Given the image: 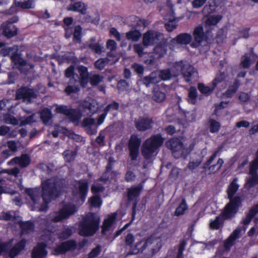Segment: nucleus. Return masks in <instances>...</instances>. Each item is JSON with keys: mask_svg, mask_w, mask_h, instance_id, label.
Instances as JSON below:
<instances>
[{"mask_svg": "<svg viewBox=\"0 0 258 258\" xmlns=\"http://www.w3.org/2000/svg\"><path fill=\"white\" fill-rule=\"evenodd\" d=\"M77 211V207L74 204L71 203H65L52 218V221L54 222L62 221L74 215Z\"/></svg>", "mask_w": 258, "mask_h": 258, "instance_id": "nucleus-9", "label": "nucleus"}, {"mask_svg": "<svg viewBox=\"0 0 258 258\" xmlns=\"http://www.w3.org/2000/svg\"><path fill=\"white\" fill-rule=\"evenodd\" d=\"M74 85H69L66 87L64 92L67 95H71L72 93H77L80 90V87L78 84L76 85V83H73Z\"/></svg>", "mask_w": 258, "mask_h": 258, "instance_id": "nucleus-45", "label": "nucleus"}, {"mask_svg": "<svg viewBox=\"0 0 258 258\" xmlns=\"http://www.w3.org/2000/svg\"><path fill=\"white\" fill-rule=\"evenodd\" d=\"M222 19V16L220 15H210L205 21L206 26L210 27L217 25Z\"/></svg>", "mask_w": 258, "mask_h": 258, "instance_id": "nucleus-36", "label": "nucleus"}, {"mask_svg": "<svg viewBox=\"0 0 258 258\" xmlns=\"http://www.w3.org/2000/svg\"><path fill=\"white\" fill-rule=\"evenodd\" d=\"M166 48V45L164 43L160 42L155 46L154 53L156 55H157L158 58H161L166 54L167 51Z\"/></svg>", "mask_w": 258, "mask_h": 258, "instance_id": "nucleus-31", "label": "nucleus"}, {"mask_svg": "<svg viewBox=\"0 0 258 258\" xmlns=\"http://www.w3.org/2000/svg\"><path fill=\"white\" fill-rule=\"evenodd\" d=\"M109 59L107 57L100 58L94 62V67L100 71L102 70L108 63Z\"/></svg>", "mask_w": 258, "mask_h": 258, "instance_id": "nucleus-42", "label": "nucleus"}, {"mask_svg": "<svg viewBox=\"0 0 258 258\" xmlns=\"http://www.w3.org/2000/svg\"><path fill=\"white\" fill-rule=\"evenodd\" d=\"M5 122L14 125H18L19 123L18 119L14 116L10 114L5 117Z\"/></svg>", "mask_w": 258, "mask_h": 258, "instance_id": "nucleus-61", "label": "nucleus"}, {"mask_svg": "<svg viewBox=\"0 0 258 258\" xmlns=\"http://www.w3.org/2000/svg\"><path fill=\"white\" fill-rule=\"evenodd\" d=\"M164 138L160 134L151 136L143 144L142 154L146 159H150L157 150L163 144Z\"/></svg>", "mask_w": 258, "mask_h": 258, "instance_id": "nucleus-3", "label": "nucleus"}, {"mask_svg": "<svg viewBox=\"0 0 258 258\" xmlns=\"http://www.w3.org/2000/svg\"><path fill=\"white\" fill-rule=\"evenodd\" d=\"M224 74L221 73L216 76L215 79L212 81L210 86H207L202 83H199L198 84V89L202 94L206 96H209L213 93L218 84L222 82L224 80Z\"/></svg>", "mask_w": 258, "mask_h": 258, "instance_id": "nucleus-10", "label": "nucleus"}, {"mask_svg": "<svg viewBox=\"0 0 258 258\" xmlns=\"http://www.w3.org/2000/svg\"><path fill=\"white\" fill-rule=\"evenodd\" d=\"M104 78L99 74H94L89 78V82L92 86H97L103 81Z\"/></svg>", "mask_w": 258, "mask_h": 258, "instance_id": "nucleus-43", "label": "nucleus"}, {"mask_svg": "<svg viewBox=\"0 0 258 258\" xmlns=\"http://www.w3.org/2000/svg\"><path fill=\"white\" fill-rule=\"evenodd\" d=\"M143 84L147 87H149L151 85H155L160 82V79L157 73L152 72L148 76L143 77L142 79Z\"/></svg>", "mask_w": 258, "mask_h": 258, "instance_id": "nucleus-25", "label": "nucleus"}, {"mask_svg": "<svg viewBox=\"0 0 258 258\" xmlns=\"http://www.w3.org/2000/svg\"><path fill=\"white\" fill-rule=\"evenodd\" d=\"M116 214L109 216L107 218L104 220L102 226V230L103 232L108 231L110 230L111 226L115 222Z\"/></svg>", "mask_w": 258, "mask_h": 258, "instance_id": "nucleus-32", "label": "nucleus"}, {"mask_svg": "<svg viewBox=\"0 0 258 258\" xmlns=\"http://www.w3.org/2000/svg\"><path fill=\"white\" fill-rule=\"evenodd\" d=\"M13 160L22 168L27 167L31 163L30 157L26 154H22L20 157H16Z\"/></svg>", "mask_w": 258, "mask_h": 258, "instance_id": "nucleus-26", "label": "nucleus"}, {"mask_svg": "<svg viewBox=\"0 0 258 258\" xmlns=\"http://www.w3.org/2000/svg\"><path fill=\"white\" fill-rule=\"evenodd\" d=\"M198 91L194 86H190L188 89L187 102L192 105H195L198 101Z\"/></svg>", "mask_w": 258, "mask_h": 258, "instance_id": "nucleus-29", "label": "nucleus"}, {"mask_svg": "<svg viewBox=\"0 0 258 258\" xmlns=\"http://www.w3.org/2000/svg\"><path fill=\"white\" fill-rule=\"evenodd\" d=\"M209 130L211 133H216L219 131L221 127V124L219 122L213 118H210L209 120Z\"/></svg>", "mask_w": 258, "mask_h": 258, "instance_id": "nucleus-40", "label": "nucleus"}, {"mask_svg": "<svg viewBox=\"0 0 258 258\" xmlns=\"http://www.w3.org/2000/svg\"><path fill=\"white\" fill-rule=\"evenodd\" d=\"M55 110L57 113L64 114L67 116L71 111V108H69L66 105H60L56 108Z\"/></svg>", "mask_w": 258, "mask_h": 258, "instance_id": "nucleus-59", "label": "nucleus"}, {"mask_svg": "<svg viewBox=\"0 0 258 258\" xmlns=\"http://www.w3.org/2000/svg\"><path fill=\"white\" fill-rule=\"evenodd\" d=\"M241 66L244 69H248L251 65V59L249 56L244 55L240 63Z\"/></svg>", "mask_w": 258, "mask_h": 258, "instance_id": "nucleus-60", "label": "nucleus"}, {"mask_svg": "<svg viewBox=\"0 0 258 258\" xmlns=\"http://www.w3.org/2000/svg\"><path fill=\"white\" fill-rule=\"evenodd\" d=\"M101 246L97 245L95 248H93L91 251L87 254V258H95L98 256L101 252Z\"/></svg>", "mask_w": 258, "mask_h": 258, "instance_id": "nucleus-50", "label": "nucleus"}, {"mask_svg": "<svg viewBox=\"0 0 258 258\" xmlns=\"http://www.w3.org/2000/svg\"><path fill=\"white\" fill-rule=\"evenodd\" d=\"M238 212L226 206L221 214L216 217L214 220H211L209 227L212 230H218L223 227L225 221L234 218Z\"/></svg>", "mask_w": 258, "mask_h": 258, "instance_id": "nucleus-7", "label": "nucleus"}, {"mask_svg": "<svg viewBox=\"0 0 258 258\" xmlns=\"http://www.w3.org/2000/svg\"><path fill=\"white\" fill-rule=\"evenodd\" d=\"M99 217L94 213H89L79 223V234L85 237L93 236L99 229Z\"/></svg>", "mask_w": 258, "mask_h": 258, "instance_id": "nucleus-2", "label": "nucleus"}, {"mask_svg": "<svg viewBox=\"0 0 258 258\" xmlns=\"http://www.w3.org/2000/svg\"><path fill=\"white\" fill-rule=\"evenodd\" d=\"M95 142L100 146H104L105 145V136L102 131L100 132L99 136L96 138Z\"/></svg>", "mask_w": 258, "mask_h": 258, "instance_id": "nucleus-64", "label": "nucleus"}, {"mask_svg": "<svg viewBox=\"0 0 258 258\" xmlns=\"http://www.w3.org/2000/svg\"><path fill=\"white\" fill-rule=\"evenodd\" d=\"M88 203L92 208H99L102 205V201L99 195H94L89 199Z\"/></svg>", "mask_w": 258, "mask_h": 258, "instance_id": "nucleus-38", "label": "nucleus"}, {"mask_svg": "<svg viewBox=\"0 0 258 258\" xmlns=\"http://www.w3.org/2000/svg\"><path fill=\"white\" fill-rule=\"evenodd\" d=\"M166 95L165 93L160 91H155L153 95V99L157 102H162L166 99Z\"/></svg>", "mask_w": 258, "mask_h": 258, "instance_id": "nucleus-49", "label": "nucleus"}, {"mask_svg": "<svg viewBox=\"0 0 258 258\" xmlns=\"http://www.w3.org/2000/svg\"><path fill=\"white\" fill-rule=\"evenodd\" d=\"M223 148L222 146H219L217 150H215L212 156L210 157V158L204 163V168H207L208 166H209L212 162L214 161V160L216 158L218 154L220 151L222 150Z\"/></svg>", "mask_w": 258, "mask_h": 258, "instance_id": "nucleus-47", "label": "nucleus"}, {"mask_svg": "<svg viewBox=\"0 0 258 258\" xmlns=\"http://www.w3.org/2000/svg\"><path fill=\"white\" fill-rule=\"evenodd\" d=\"M19 29L16 25L3 22L0 26L1 34L7 39H11L18 34Z\"/></svg>", "mask_w": 258, "mask_h": 258, "instance_id": "nucleus-17", "label": "nucleus"}, {"mask_svg": "<svg viewBox=\"0 0 258 258\" xmlns=\"http://www.w3.org/2000/svg\"><path fill=\"white\" fill-rule=\"evenodd\" d=\"M95 122V119L94 118L87 117L83 120L82 126L84 127L87 128L94 125Z\"/></svg>", "mask_w": 258, "mask_h": 258, "instance_id": "nucleus-62", "label": "nucleus"}, {"mask_svg": "<svg viewBox=\"0 0 258 258\" xmlns=\"http://www.w3.org/2000/svg\"><path fill=\"white\" fill-rule=\"evenodd\" d=\"M77 248V243L75 240L70 239L60 242L54 249L56 255L64 254L67 252L73 251Z\"/></svg>", "mask_w": 258, "mask_h": 258, "instance_id": "nucleus-12", "label": "nucleus"}, {"mask_svg": "<svg viewBox=\"0 0 258 258\" xmlns=\"http://www.w3.org/2000/svg\"><path fill=\"white\" fill-rule=\"evenodd\" d=\"M62 155L64 161L70 163L75 160L77 155V151L76 150H66L62 152Z\"/></svg>", "mask_w": 258, "mask_h": 258, "instance_id": "nucleus-34", "label": "nucleus"}, {"mask_svg": "<svg viewBox=\"0 0 258 258\" xmlns=\"http://www.w3.org/2000/svg\"><path fill=\"white\" fill-rule=\"evenodd\" d=\"M167 148L171 151L172 155L176 159H185L191 152L192 148H186L178 138H172L166 142Z\"/></svg>", "mask_w": 258, "mask_h": 258, "instance_id": "nucleus-4", "label": "nucleus"}, {"mask_svg": "<svg viewBox=\"0 0 258 258\" xmlns=\"http://www.w3.org/2000/svg\"><path fill=\"white\" fill-rule=\"evenodd\" d=\"M77 70L80 75V85L83 87L85 88L89 82V78L90 77L88 72V68L80 65L77 67Z\"/></svg>", "mask_w": 258, "mask_h": 258, "instance_id": "nucleus-22", "label": "nucleus"}, {"mask_svg": "<svg viewBox=\"0 0 258 258\" xmlns=\"http://www.w3.org/2000/svg\"><path fill=\"white\" fill-rule=\"evenodd\" d=\"M258 164L251 162L249 165V177L246 181V186L250 188L258 184Z\"/></svg>", "mask_w": 258, "mask_h": 258, "instance_id": "nucleus-18", "label": "nucleus"}, {"mask_svg": "<svg viewBox=\"0 0 258 258\" xmlns=\"http://www.w3.org/2000/svg\"><path fill=\"white\" fill-rule=\"evenodd\" d=\"M87 7L82 2H75L69 5L68 10L75 12H79L82 15H85L87 13Z\"/></svg>", "mask_w": 258, "mask_h": 258, "instance_id": "nucleus-24", "label": "nucleus"}, {"mask_svg": "<svg viewBox=\"0 0 258 258\" xmlns=\"http://www.w3.org/2000/svg\"><path fill=\"white\" fill-rule=\"evenodd\" d=\"M67 117L71 122L74 123H76L78 124L81 118L82 113L76 109L71 108V111L69 112Z\"/></svg>", "mask_w": 258, "mask_h": 258, "instance_id": "nucleus-30", "label": "nucleus"}, {"mask_svg": "<svg viewBox=\"0 0 258 258\" xmlns=\"http://www.w3.org/2000/svg\"><path fill=\"white\" fill-rule=\"evenodd\" d=\"M37 98V94L33 89L27 86H22L16 91V98L18 100L23 99L30 102L32 99Z\"/></svg>", "mask_w": 258, "mask_h": 258, "instance_id": "nucleus-15", "label": "nucleus"}, {"mask_svg": "<svg viewBox=\"0 0 258 258\" xmlns=\"http://www.w3.org/2000/svg\"><path fill=\"white\" fill-rule=\"evenodd\" d=\"M142 44H136L134 45L133 48L135 52L137 53L140 57H142L145 54L144 52V47Z\"/></svg>", "mask_w": 258, "mask_h": 258, "instance_id": "nucleus-57", "label": "nucleus"}, {"mask_svg": "<svg viewBox=\"0 0 258 258\" xmlns=\"http://www.w3.org/2000/svg\"><path fill=\"white\" fill-rule=\"evenodd\" d=\"M144 181L140 182L137 186H132L127 189V198L128 202L137 201V199L140 196L143 189Z\"/></svg>", "mask_w": 258, "mask_h": 258, "instance_id": "nucleus-19", "label": "nucleus"}, {"mask_svg": "<svg viewBox=\"0 0 258 258\" xmlns=\"http://www.w3.org/2000/svg\"><path fill=\"white\" fill-rule=\"evenodd\" d=\"M75 183L74 187L77 188V185H78L80 197L82 201H84L89 190V184L87 180L86 179L76 180Z\"/></svg>", "mask_w": 258, "mask_h": 258, "instance_id": "nucleus-20", "label": "nucleus"}, {"mask_svg": "<svg viewBox=\"0 0 258 258\" xmlns=\"http://www.w3.org/2000/svg\"><path fill=\"white\" fill-rule=\"evenodd\" d=\"M75 66L71 65L65 71L64 75L66 78H70L69 83L71 84L73 83H77L78 81L74 78Z\"/></svg>", "mask_w": 258, "mask_h": 258, "instance_id": "nucleus-37", "label": "nucleus"}, {"mask_svg": "<svg viewBox=\"0 0 258 258\" xmlns=\"http://www.w3.org/2000/svg\"><path fill=\"white\" fill-rule=\"evenodd\" d=\"M142 36L141 32L138 30H131L126 33L127 39L133 41H137Z\"/></svg>", "mask_w": 258, "mask_h": 258, "instance_id": "nucleus-39", "label": "nucleus"}, {"mask_svg": "<svg viewBox=\"0 0 258 258\" xmlns=\"http://www.w3.org/2000/svg\"><path fill=\"white\" fill-rule=\"evenodd\" d=\"M224 164V160L222 158H219L217 161L216 164L210 165L208 167H209V170L212 172H216L217 171H219L223 164Z\"/></svg>", "mask_w": 258, "mask_h": 258, "instance_id": "nucleus-52", "label": "nucleus"}, {"mask_svg": "<svg viewBox=\"0 0 258 258\" xmlns=\"http://www.w3.org/2000/svg\"><path fill=\"white\" fill-rule=\"evenodd\" d=\"M20 226L23 231L33 230L34 229V224L31 221L22 222Z\"/></svg>", "mask_w": 258, "mask_h": 258, "instance_id": "nucleus-51", "label": "nucleus"}, {"mask_svg": "<svg viewBox=\"0 0 258 258\" xmlns=\"http://www.w3.org/2000/svg\"><path fill=\"white\" fill-rule=\"evenodd\" d=\"M172 77H173V74H172L171 71L169 69L162 70L159 72V78L160 81H167L170 80Z\"/></svg>", "mask_w": 258, "mask_h": 258, "instance_id": "nucleus-44", "label": "nucleus"}, {"mask_svg": "<svg viewBox=\"0 0 258 258\" xmlns=\"http://www.w3.org/2000/svg\"><path fill=\"white\" fill-rule=\"evenodd\" d=\"M131 67L139 77L143 76L144 72V67L143 65L134 62L132 64Z\"/></svg>", "mask_w": 258, "mask_h": 258, "instance_id": "nucleus-46", "label": "nucleus"}, {"mask_svg": "<svg viewBox=\"0 0 258 258\" xmlns=\"http://www.w3.org/2000/svg\"><path fill=\"white\" fill-rule=\"evenodd\" d=\"M154 121L148 116H140L135 121V126L139 132H145L151 130L153 127Z\"/></svg>", "mask_w": 258, "mask_h": 258, "instance_id": "nucleus-16", "label": "nucleus"}, {"mask_svg": "<svg viewBox=\"0 0 258 258\" xmlns=\"http://www.w3.org/2000/svg\"><path fill=\"white\" fill-rule=\"evenodd\" d=\"M129 87L128 83L125 80H120L118 82L117 88L120 91H124Z\"/></svg>", "mask_w": 258, "mask_h": 258, "instance_id": "nucleus-58", "label": "nucleus"}, {"mask_svg": "<svg viewBox=\"0 0 258 258\" xmlns=\"http://www.w3.org/2000/svg\"><path fill=\"white\" fill-rule=\"evenodd\" d=\"M210 33V31L205 32L202 25L196 27L192 33L194 41L191 43V47L197 48L201 45L203 42H207L209 40V35Z\"/></svg>", "mask_w": 258, "mask_h": 258, "instance_id": "nucleus-8", "label": "nucleus"}, {"mask_svg": "<svg viewBox=\"0 0 258 258\" xmlns=\"http://www.w3.org/2000/svg\"><path fill=\"white\" fill-rule=\"evenodd\" d=\"M82 34V28L80 25H77L74 27L73 32V40L75 42L80 43Z\"/></svg>", "mask_w": 258, "mask_h": 258, "instance_id": "nucleus-41", "label": "nucleus"}, {"mask_svg": "<svg viewBox=\"0 0 258 258\" xmlns=\"http://www.w3.org/2000/svg\"><path fill=\"white\" fill-rule=\"evenodd\" d=\"M137 207V202L136 201L133 203L132 206V219L130 222L126 223L125 225L123 226V227L121 228L123 231L125 230L126 228L128 227V226L132 223L134 220L135 219V216L136 215V209Z\"/></svg>", "mask_w": 258, "mask_h": 258, "instance_id": "nucleus-48", "label": "nucleus"}, {"mask_svg": "<svg viewBox=\"0 0 258 258\" xmlns=\"http://www.w3.org/2000/svg\"><path fill=\"white\" fill-rule=\"evenodd\" d=\"M47 245L44 242L38 243L32 251V258H43L47 254Z\"/></svg>", "mask_w": 258, "mask_h": 258, "instance_id": "nucleus-21", "label": "nucleus"}, {"mask_svg": "<svg viewBox=\"0 0 258 258\" xmlns=\"http://www.w3.org/2000/svg\"><path fill=\"white\" fill-rule=\"evenodd\" d=\"M18 51L15 50L12 53L11 59L12 61L16 66H18L19 70H21V67L27 64V61L24 58L21 57V55L18 53Z\"/></svg>", "mask_w": 258, "mask_h": 258, "instance_id": "nucleus-27", "label": "nucleus"}, {"mask_svg": "<svg viewBox=\"0 0 258 258\" xmlns=\"http://www.w3.org/2000/svg\"><path fill=\"white\" fill-rule=\"evenodd\" d=\"M141 144V139L136 135H132L128 141V147L130 157L132 161L137 159L139 154V148Z\"/></svg>", "mask_w": 258, "mask_h": 258, "instance_id": "nucleus-11", "label": "nucleus"}, {"mask_svg": "<svg viewBox=\"0 0 258 258\" xmlns=\"http://www.w3.org/2000/svg\"><path fill=\"white\" fill-rule=\"evenodd\" d=\"M188 206L186 203L185 198H182L181 203L176 208L174 212V215L179 216L183 215L188 209Z\"/></svg>", "mask_w": 258, "mask_h": 258, "instance_id": "nucleus-35", "label": "nucleus"}, {"mask_svg": "<svg viewBox=\"0 0 258 258\" xmlns=\"http://www.w3.org/2000/svg\"><path fill=\"white\" fill-rule=\"evenodd\" d=\"M41 187V195L39 188L37 187L26 188L25 191L34 205L38 203L41 196L43 202L40 205L39 210L46 211L48 209V204L60 196L61 187L59 181L56 178H48L43 181Z\"/></svg>", "mask_w": 258, "mask_h": 258, "instance_id": "nucleus-1", "label": "nucleus"}, {"mask_svg": "<svg viewBox=\"0 0 258 258\" xmlns=\"http://www.w3.org/2000/svg\"><path fill=\"white\" fill-rule=\"evenodd\" d=\"M174 40L178 44L186 45L191 42L192 36L189 33H182L177 35Z\"/></svg>", "mask_w": 258, "mask_h": 258, "instance_id": "nucleus-28", "label": "nucleus"}, {"mask_svg": "<svg viewBox=\"0 0 258 258\" xmlns=\"http://www.w3.org/2000/svg\"><path fill=\"white\" fill-rule=\"evenodd\" d=\"M14 4L16 7H20L24 9H28L32 8V3L29 1L21 2L15 0Z\"/></svg>", "mask_w": 258, "mask_h": 258, "instance_id": "nucleus-55", "label": "nucleus"}, {"mask_svg": "<svg viewBox=\"0 0 258 258\" xmlns=\"http://www.w3.org/2000/svg\"><path fill=\"white\" fill-rule=\"evenodd\" d=\"M88 47L96 53L100 54L102 52V47L97 43H90L88 45Z\"/></svg>", "mask_w": 258, "mask_h": 258, "instance_id": "nucleus-63", "label": "nucleus"}, {"mask_svg": "<svg viewBox=\"0 0 258 258\" xmlns=\"http://www.w3.org/2000/svg\"><path fill=\"white\" fill-rule=\"evenodd\" d=\"M154 240L153 235L144 238L138 241L135 246L130 250L129 253L131 254H137L139 252H143L149 245H151Z\"/></svg>", "mask_w": 258, "mask_h": 258, "instance_id": "nucleus-14", "label": "nucleus"}, {"mask_svg": "<svg viewBox=\"0 0 258 258\" xmlns=\"http://www.w3.org/2000/svg\"><path fill=\"white\" fill-rule=\"evenodd\" d=\"M119 108V104L115 101L108 104L104 109L107 113L110 110H118Z\"/></svg>", "mask_w": 258, "mask_h": 258, "instance_id": "nucleus-56", "label": "nucleus"}, {"mask_svg": "<svg viewBox=\"0 0 258 258\" xmlns=\"http://www.w3.org/2000/svg\"><path fill=\"white\" fill-rule=\"evenodd\" d=\"M237 181V179L234 178L227 188V193L229 201L225 206L238 212L239 208L242 206V199L241 196H234L239 187Z\"/></svg>", "mask_w": 258, "mask_h": 258, "instance_id": "nucleus-5", "label": "nucleus"}, {"mask_svg": "<svg viewBox=\"0 0 258 258\" xmlns=\"http://www.w3.org/2000/svg\"><path fill=\"white\" fill-rule=\"evenodd\" d=\"M27 241L25 238H23L18 243L15 244L9 251V256L10 258H15L16 256L25 249Z\"/></svg>", "mask_w": 258, "mask_h": 258, "instance_id": "nucleus-23", "label": "nucleus"}, {"mask_svg": "<svg viewBox=\"0 0 258 258\" xmlns=\"http://www.w3.org/2000/svg\"><path fill=\"white\" fill-rule=\"evenodd\" d=\"M73 234L72 229L70 228H67L63 229L59 234V238L62 240H66L69 238Z\"/></svg>", "mask_w": 258, "mask_h": 258, "instance_id": "nucleus-54", "label": "nucleus"}, {"mask_svg": "<svg viewBox=\"0 0 258 258\" xmlns=\"http://www.w3.org/2000/svg\"><path fill=\"white\" fill-rule=\"evenodd\" d=\"M171 71L173 74V77H176L181 74L185 82L189 83L191 81L196 70L189 63L180 60L173 64Z\"/></svg>", "mask_w": 258, "mask_h": 258, "instance_id": "nucleus-6", "label": "nucleus"}, {"mask_svg": "<svg viewBox=\"0 0 258 258\" xmlns=\"http://www.w3.org/2000/svg\"><path fill=\"white\" fill-rule=\"evenodd\" d=\"M19 47L17 45H15L12 47L3 48L0 50V54L3 56H6L8 55L13 50L18 51Z\"/></svg>", "mask_w": 258, "mask_h": 258, "instance_id": "nucleus-53", "label": "nucleus"}, {"mask_svg": "<svg viewBox=\"0 0 258 258\" xmlns=\"http://www.w3.org/2000/svg\"><path fill=\"white\" fill-rule=\"evenodd\" d=\"M40 116L43 123L47 124L52 117L51 109L48 108H43L40 112Z\"/></svg>", "mask_w": 258, "mask_h": 258, "instance_id": "nucleus-33", "label": "nucleus"}, {"mask_svg": "<svg viewBox=\"0 0 258 258\" xmlns=\"http://www.w3.org/2000/svg\"><path fill=\"white\" fill-rule=\"evenodd\" d=\"M163 34L152 30H148L143 34L142 43L145 47L152 46L160 40Z\"/></svg>", "mask_w": 258, "mask_h": 258, "instance_id": "nucleus-13", "label": "nucleus"}]
</instances>
